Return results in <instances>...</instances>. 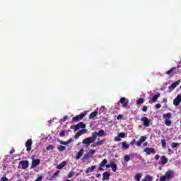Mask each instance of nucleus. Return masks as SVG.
Listing matches in <instances>:
<instances>
[{"label":"nucleus","mask_w":181,"mask_h":181,"mask_svg":"<svg viewBox=\"0 0 181 181\" xmlns=\"http://www.w3.org/2000/svg\"><path fill=\"white\" fill-rule=\"evenodd\" d=\"M87 129H83L78 131L81 135H83V134H87Z\"/></svg>","instance_id":"obj_34"},{"label":"nucleus","mask_w":181,"mask_h":181,"mask_svg":"<svg viewBox=\"0 0 181 181\" xmlns=\"http://www.w3.org/2000/svg\"><path fill=\"white\" fill-rule=\"evenodd\" d=\"M160 107H162V105H160V103H158L156 105V108H157V109L160 108Z\"/></svg>","instance_id":"obj_50"},{"label":"nucleus","mask_w":181,"mask_h":181,"mask_svg":"<svg viewBox=\"0 0 181 181\" xmlns=\"http://www.w3.org/2000/svg\"><path fill=\"white\" fill-rule=\"evenodd\" d=\"M153 178L152 176L151 175H146L143 180L142 181H152Z\"/></svg>","instance_id":"obj_30"},{"label":"nucleus","mask_w":181,"mask_h":181,"mask_svg":"<svg viewBox=\"0 0 181 181\" xmlns=\"http://www.w3.org/2000/svg\"><path fill=\"white\" fill-rule=\"evenodd\" d=\"M161 145L163 148H165V146H166V141L165 139L161 140Z\"/></svg>","instance_id":"obj_40"},{"label":"nucleus","mask_w":181,"mask_h":181,"mask_svg":"<svg viewBox=\"0 0 181 181\" xmlns=\"http://www.w3.org/2000/svg\"><path fill=\"white\" fill-rule=\"evenodd\" d=\"M98 115V112L94 111L89 115V119H94V117Z\"/></svg>","instance_id":"obj_21"},{"label":"nucleus","mask_w":181,"mask_h":181,"mask_svg":"<svg viewBox=\"0 0 181 181\" xmlns=\"http://www.w3.org/2000/svg\"><path fill=\"white\" fill-rule=\"evenodd\" d=\"M104 144V140H100L96 142L95 145L96 146H100V145H103Z\"/></svg>","instance_id":"obj_35"},{"label":"nucleus","mask_w":181,"mask_h":181,"mask_svg":"<svg viewBox=\"0 0 181 181\" xmlns=\"http://www.w3.org/2000/svg\"><path fill=\"white\" fill-rule=\"evenodd\" d=\"M110 176H111V174L107 172H105L103 173V180H110Z\"/></svg>","instance_id":"obj_15"},{"label":"nucleus","mask_w":181,"mask_h":181,"mask_svg":"<svg viewBox=\"0 0 181 181\" xmlns=\"http://www.w3.org/2000/svg\"><path fill=\"white\" fill-rule=\"evenodd\" d=\"M100 112H105V106H102L100 109Z\"/></svg>","instance_id":"obj_45"},{"label":"nucleus","mask_w":181,"mask_h":181,"mask_svg":"<svg viewBox=\"0 0 181 181\" xmlns=\"http://www.w3.org/2000/svg\"><path fill=\"white\" fill-rule=\"evenodd\" d=\"M141 177H142V173H137L134 176V179H136V181H141Z\"/></svg>","instance_id":"obj_28"},{"label":"nucleus","mask_w":181,"mask_h":181,"mask_svg":"<svg viewBox=\"0 0 181 181\" xmlns=\"http://www.w3.org/2000/svg\"><path fill=\"white\" fill-rule=\"evenodd\" d=\"M163 118L165 119H170L172 118V114L170 112L165 113L163 115Z\"/></svg>","instance_id":"obj_25"},{"label":"nucleus","mask_w":181,"mask_h":181,"mask_svg":"<svg viewBox=\"0 0 181 181\" xmlns=\"http://www.w3.org/2000/svg\"><path fill=\"white\" fill-rule=\"evenodd\" d=\"M123 117L124 116L122 115H119L117 117V119H122Z\"/></svg>","instance_id":"obj_48"},{"label":"nucleus","mask_w":181,"mask_h":181,"mask_svg":"<svg viewBox=\"0 0 181 181\" xmlns=\"http://www.w3.org/2000/svg\"><path fill=\"white\" fill-rule=\"evenodd\" d=\"M160 181H166V177H163V176L160 177Z\"/></svg>","instance_id":"obj_51"},{"label":"nucleus","mask_w":181,"mask_h":181,"mask_svg":"<svg viewBox=\"0 0 181 181\" xmlns=\"http://www.w3.org/2000/svg\"><path fill=\"white\" fill-rule=\"evenodd\" d=\"M108 162V160L107 159H104L101 163H100V168H99V170L103 171L104 170V169L103 168H104V166H105L107 165V163Z\"/></svg>","instance_id":"obj_16"},{"label":"nucleus","mask_w":181,"mask_h":181,"mask_svg":"<svg viewBox=\"0 0 181 181\" xmlns=\"http://www.w3.org/2000/svg\"><path fill=\"white\" fill-rule=\"evenodd\" d=\"M141 111H143V112H146V111H148V107L144 106L141 109Z\"/></svg>","instance_id":"obj_41"},{"label":"nucleus","mask_w":181,"mask_h":181,"mask_svg":"<svg viewBox=\"0 0 181 181\" xmlns=\"http://www.w3.org/2000/svg\"><path fill=\"white\" fill-rule=\"evenodd\" d=\"M66 165H67V162L63 161L57 166V169H63Z\"/></svg>","instance_id":"obj_23"},{"label":"nucleus","mask_w":181,"mask_h":181,"mask_svg":"<svg viewBox=\"0 0 181 181\" xmlns=\"http://www.w3.org/2000/svg\"><path fill=\"white\" fill-rule=\"evenodd\" d=\"M97 136H107V133L103 129L99 130L98 132H95L92 134V136L84 139L82 141V144H83L84 145H87L88 146H90V144H94V142H95Z\"/></svg>","instance_id":"obj_1"},{"label":"nucleus","mask_w":181,"mask_h":181,"mask_svg":"<svg viewBox=\"0 0 181 181\" xmlns=\"http://www.w3.org/2000/svg\"><path fill=\"white\" fill-rule=\"evenodd\" d=\"M177 145H178L177 143H173L171 144V148H177Z\"/></svg>","instance_id":"obj_42"},{"label":"nucleus","mask_w":181,"mask_h":181,"mask_svg":"<svg viewBox=\"0 0 181 181\" xmlns=\"http://www.w3.org/2000/svg\"><path fill=\"white\" fill-rule=\"evenodd\" d=\"M160 97V93H158L156 95H153L152 97V103H156L158 101V98Z\"/></svg>","instance_id":"obj_24"},{"label":"nucleus","mask_w":181,"mask_h":181,"mask_svg":"<svg viewBox=\"0 0 181 181\" xmlns=\"http://www.w3.org/2000/svg\"><path fill=\"white\" fill-rule=\"evenodd\" d=\"M80 136H81V134L78 132L75 136H74V139H78V138H80Z\"/></svg>","instance_id":"obj_38"},{"label":"nucleus","mask_w":181,"mask_h":181,"mask_svg":"<svg viewBox=\"0 0 181 181\" xmlns=\"http://www.w3.org/2000/svg\"><path fill=\"white\" fill-rule=\"evenodd\" d=\"M57 149L59 152H63V151L66 150V147L64 146H58Z\"/></svg>","instance_id":"obj_31"},{"label":"nucleus","mask_w":181,"mask_h":181,"mask_svg":"<svg viewBox=\"0 0 181 181\" xmlns=\"http://www.w3.org/2000/svg\"><path fill=\"white\" fill-rule=\"evenodd\" d=\"M100 176H101V174H100V173H99V174L97 175V177H100Z\"/></svg>","instance_id":"obj_59"},{"label":"nucleus","mask_w":181,"mask_h":181,"mask_svg":"<svg viewBox=\"0 0 181 181\" xmlns=\"http://www.w3.org/2000/svg\"><path fill=\"white\" fill-rule=\"evenodd\" d=\"M144 152H145L146 155H151V153L153 155H155V153H156V151L155 150V148L149 147H146V148H144Z\"/></svg>","instance_id":"obj_4"},{"label":"nucleus","mask_w":181,"mask_h":181,"mask_svg":"<svg viewBox=\"0 0 181 181\" xmlns=\"http://www.w3.org/2000/svg\"><path fill=\"white\" fill-rule=\"evenodd\" d=\"M144 103H145V100L142 98H140L136 100L137 105H141V104H144Z\"/></svg>","instance_id":"obj_29"},{"label":"nucleus","mask_w":181,"mask_h":181,"mask_svg":"<svg viewBox=\"0 0 181 181\" xmlns=\"http://www.w3.org/2000/svg\"><path fill=\"white\" fill-rule=\"evenodd\" d=\"M105 166L107 169H110V168H111V163L110 164H107Z\"/></svg>","instance_id":"obj_54"},{"label":"nucleus","mask_w":181,"mask_h":181,"mask_svg":"<svg viewBox=\"0 0 181 181\" xmlns=\"http://www.w3.org/2000/svg\"><path fill=\"white\" fill-rule=\"evenodd\" d=\"M96 168L97 165H92L90 168L88 167L86 170V173H91V172H94V170Z\"/></svg>","instance_id":"obj_19"},{"label":"nucleus","mask_w":181,"mask_h":181,"mask_svg":"<svg viewBox=\"0 0 181 181\" xmlns=\"http://www.w3.org/2000/svg\"><path fill=\"white\" fill-rule=\"evenodd\" d=\"M124 159L125 162H129L131 160V157L128 155H125L124 156Z\"/></svg>","instance_id":"obj_33"},{"label":"nucleus","mask_w":181,"mask_h":181,"mask_svg":"<svg viewBox=\"0 0 181 181\" xmlns=\"http://www.w3.org/2000/svg\"><path fill=\"white\" fill-rule=\"evenodd\" d=\"M88 153H89V155H94V153H95V150H90Z\"/></svg>","instance_id":"obj_47"},{"label":"nucleus","mask_w":181,"mask_h":181,"mask_svg":"<svg viewBox=\"0 0 181 181\" xmlns=\"http://www.w3.org/2000/svg\"><path fill=\"white\" fill-rule=\"evenodd\" d=\"M146 138H147L146 136H141L139 139V141H136V146L139 147L141 146L142 144H144V142L146 141Z\"/></svg>","instance_id":"obj_6"},{"label":"nucleus","mask_w":181,"mask_h":181,"mask_svg":"<svg viewBox=\"0 0 181 181\" xmlns=\"http://www.w3.org/2000/svg\"><path fill=\"white\" fill-rule=\"evenodd\" d=\"M64 121H67L68 119V117L67 116H64V118H63Z\"/></svg>","instance_id":"obj_55"},{"label":"nucleus","mask_w":181,"mask_h":181,"mask_svg":"<svg viewBox=\"0 0 181 181\" xmlns=\"http://www.w3.org/2000/svg\"><path fill=\"white\" fill-rule=\"evenodd\" d=\"M46 149H47V151H52V150L54 149V146H53V145L51 144V145L47 146Z\"/></svg>","instance_id":"obj_36"},{"label":"nucleus","mask_w":181,"mask_h":181,"mask_svg":"<svg viewBox=\"0 0 181 181\" xmlns=\"http://www.w3.org/2000/svg\"><path fill=\"white\" fill-rule=\"evenodd\" d=\"M180 80H178L174 83H173L171 84L170 86L168 87L169 90H170V91H172V90H175V88H176V87H177V86H179V84H180Z\"/></svg>","instance_id":"obj_10"},{"label":"nucleus","mask_w":181,"mask_h":181,"mask_svg":"<svg viewBox=\"0 0 181 181\" xmlns=\"http://www.w3.org/2000/svg\"><path fill=\"white\" fill-rule=\"evenodd\" d=\"M83 152H84V149L81 148L79 152H78L77 155L76 156V159H80L83 156Z\"/></svg>","instance_id":"obj_22"},{"label":"nucleus","mask_w":181,"mask_h":181,"mask_svg":"<svg viewBox=\"0 0 181 181\" xmlns=\"http://www.w3.org/2000/svg\"><path fill=\"white\" fill-rule=\"evenodd\" d=\"M118 103L122 104L123 108H127V107H128V101L127 102V98H122Z\"/></svg>","instance_id":"obj_11"},{"label":"nucleus","mask_w":181,"mask_h":181,"mask_svg":"<svg viewBox=\"0 0 181 181\" xmlns=\"http://www.w3.org/2000/svg\"><path fill=\"white\" fill-rule=\"evenodd\" d=\"M72 176H74V173L73 171H71L69 174H68V177L70 179Z\"/></svg>","instance_id":"obj_43"},{"label":"nucleus","mask_w":181,"mask_h":181,"mask_svg":"<svg viewBox=\"0 0 181 181\" xmlns=\"http://www.w3.org/2000/svg\"><path fill=\"white\" fill-rule=\"evenodd\" d=\"M90 158V153H86L83 156V160H86Z\"/></svg>","instance_id":"obj_37"},{"label":"nucleus","mask_w":181,"mask_h":181,"mask_svg":"<svg viewBox=\"0 0 181 181\" xmlns=\"http://www.w3.org/2000/svg\"><path fill=\"white\" fill-rule=\"evenodd\" d=\"M8 177H3L1 178V181H8Z\"/></svg>","instance_id":"obj_49"},{"label":"nucleus","mask_w":181,"mask_h":181,"mask_svg":"<svg viewBox=\"0 0 181 181\" xmlns=\"http://www.w3.org/2000/svg\"><path fill=\"white\" fill-rule=\"evenodd\" d=\"M20 165H21L22 169H28L29 168V160H22L20 162Z\"/></svg>","instance_id":"obj_7"},{"label":"nucleus","mask_w":181,"mask_h":181,"mask_svg":"<svg viewBox=\"0 0 181 181\" xmlns=\"http://www.w3.org/2000/svg\"><path fill=\"white\" fill-rule=\"evenodd\" d=\"M125 137V133L121 132L118 134V136L115 137V141L116 142H119L121 141V138H124Z\"/></svg>","instance_id":"obj_13"},{"label":"nucleus","mask_w":181,"mask_h":181,"mask_svg":"<svg viewBox=\"0 0 181 181\" xmlns=\"http://www.w3.org/2000/svg\"><path fill=\"white\" fill-rule=\"evenodd\" d=\"M181 103V94L178 95L176 98L173 100V104L175 105V107H177V105H180Z\"/></svg>","instance_id":"obj_9"},{"label":"nucleus","mask_w":181,"mask_h":181,"mask_svg":"<svg viewBox=\"0 0 181 181\" xmlns=\"http://www.w3.org/2000/svg\"><path fill=\"white\" fill-rule=\"evenodd\" d=\"M77 127V125L74 124V125L70 127V129H74V132H77V127Z\"/></svg>","instance_id":"obj_39"},{"label":"nucleus","mask_w":181,"mask_h":181,"mask_svg":"<svg viewBox=\"0 0 181 181\" xmlns=\"http://www.w3.org/2000/svg\"><path fill=\"white\" fill-rule=\"evenodd\" d=\"M81 128H86V124L83 123V122H81L76 124V129H81Z\"/></svg>","instance_id":"obj_20"},{"label":"nucleus","mask_w":181,"mask_h":181,"mask_svg":"<svg viewBox=\"0 0 181 181\" xmlns=\"http://www.w3.org/2000/svg\"><path fill=\"white\" fill-rule=\"evenodd\" d=\"M135 144H136V141L135 139H133V140L130 142L129 146H130V145H135Z\"/></svg>","instance_id":"obj_46"},{"label":"nucleus","mask_w":181,"mask_h":181,"mask_svg":"<svg viewBox=\"0 0 181 181\" xmlns=\"http://www.w3.org/2000/svg\"><path fill=\"white\" fill-rule=\"evenodd\" d=\"M60 144H61L62 145H69V144L67 143V141H62L60 142Z\"/></svg>","instance_id":"obj_52"},{"label":"nucleus","mask_w":181,"mask_h":181,"mask_svg":"<svg viewBox=\"0 0 181 181\" xmlns=\"http://www.w3.org/2000/svg\"><path fill=\"white\" fill-rule=\"evenodd\" d=\"M165 124L167 125V127H170V125H172V121H170L169 119H165Z\"/></svg>","instance_id":"obj_32"},{"label":"nucleus","mask_w":181,"mask_h":181,"mask_svg":"<svg viewBox=\"0 0 181 181\" xmlns=\"http://www.w3.org/2000/svg\"><path fill=\"white\" fill-rule=\"evenodd\" d=\"M163 177H165V180H167V179L169 180L171 177H174L173 171H168V172H166L165 175L163 176Z\"/></svg>","instance_id":"obj_14"},{"label":"nucleus","mask_w":181,"mask_h":181,"mask_svg":"<svg viewBox=\"0 0 181 181\" xmlns=\"http://www.w3.org/2000/svg\"><path fill=\"white\" fill-rule=\"evenodd\" d=\"M59 136H66V132L62 131V132L59 133Z\"/></svg>","instance_id":"obj_44"},{"label":"nucleus","mask_w":181,"mask_h":181,"mask_svg":"<svg viewBox=\"0 0 181 181\" xmlns=\"http://www.w3.org/2000/svg\"><path fill=\"white\" fill-rule=\"evenodd\" d=\"M111 168H112V172H117V164L114 162H111Z\"/></svg>","instance_id":"obj_26"},{"label":"nucleus","mask_w":181,"mask_h":181,"mask_svg":"<svg viewBox=\"0 0 181 181\" xmlns=\"http://www.w3.org/2000/svg\"><path fill=\"white\" fill-rule=\"evenodd\" d=\"M71 139H69L68 141H66L67 144H71Z\"/></svg>","instance_id":"obj_56"},{"label":"nucleus","mask_w":181,"mask_h":181,"mask_svg":"<svg viewBox=\"0 0 181 181\" xmlns=\"http://www.w3.org/2000/svg\"><path fill=\"white\" fill-rule=\"evenodd\" d=\"M144 146H148V142L144 143Z\"/></svg>","instance_id":"obj_57"},{"label":"nucleus","mask_w":181,"mask_h":181,"mask_svg":"<svg viewBox=\"0 0 181 181\" xmlns=\"http://www.w3.org/2000/svg\"><path fill=\"white\" fill-rule=\"evenodd\" d=\"M60 174V171H56L50 177L49 180H52L53 179H54L55 177H57V176H59V175Z\"/></svg>","instance_id":"obj_27"},{"label":"nucleus","mask_w":181,"mask_h":181,"mask_svg":"<svg viewBox=\"0 0 181 181\" xmlns=\"http://www.w3.org/2000/svg\"><path fill=\"white\" fill-rule=\"evenodd\" d=\"M84 117H86V112H82L81 115L74 117L72 121L74 122H78V121H81Z\"/></svg>","instance_id":"obj_2"},{"label":"nucleus","mask_w":181,"mask_h":181,"mask_svg":"<svg viewBox=\"0 0 181 181\" xmlns=\"http://www.w3.org/2000/svg\"><path fill=\"white\" fill-rule=\"evenodd\" d=\"M141 121L143 122L144 127H148L149 125H151V120H149V119L145 116L141 117Z\"/></svg>","instance_id":"obj_3"},{"label":"nucleus","mask_w":181,"mask_h":181,"mask_svg":"<svg viewBox=\"0 0 181 181\" xmlns=\"http://www.w3.org/2000/svg\"><path fill=\"white\" fill-rule=\"evenodd\" d=\"M168 158H166V156H161L160 165H166V163H168Z\"/></svg>","instance_id":"obj_17"},{"label":"nucleus","mask_w":181,"mask_h":181,"mask_svg":"<svg viewBox=\"0 0 181 181\" xmlns=\"http://www.w3.org/2000/svg\"><path fill=\"white\" fill-rule=\"evenodd\" d=\"M168 152H173L171 148L168 149Z\"/></svg>","instance_id":"obj_58"},{"label":"nucleus","mask_w":181,"mask_h":181,"mask_svg":"<svg viewBox=\"0 0 181 181\" xmlns=\"http://www.w3.org/2000/svg\"><path fill=\"white\" fill-rule=\"evenodd\" d=\"M176 70H177V67L174 66L173 68H171L170 69H169V71L165 72V74L168 75V76H173Z\"/></svg>","instance_id":"obj_8"},{"label":"nucleus","mask_w":181,"mask_h":181,"mask_svg":"<svg viewBox=\"0 0 181 181\" xmlns=\"http://www.w3.org/2000/svg\"><path fill=\"white\" fill-rule=\"evenodd\" d=\"M40 165V159H34L32 161L31 168H35Z\"/></svg>","instance_id":"obj_12"},{"label":"nucleus","mask_w":181,"mask_h":181,"mask_svg":"<svg viewBox=\"0 0 181 181\" xmlns=\"http://www.w3.org/2000/svg\"><path fill=\"white\" fill-rule=\"evenodd\" d=\"M159 158H160V156H159V155H156L154 157V159H156V160H159Z\"/></svg>","instance_id":"obj_53"},{"label":"nucleus","mask_w":181,"mask_h":181,"mask_svg":"<svg viewBox=\"0 0 181 181\" xmlns=\"http://www.w3.org/2000/svg\"><path fill=\"white\" fill-rule=\"evenodd\" d=\"M33 144V141H32V139H29L25 143V146L27 148L26 151L29 152L32 151V145Z\"/></svg>","instance_id":"obj_5"},{"label":"nucleus","mask_w":181,"mask_h":181,"mask_svg":"<svg viewBox=\"0 0 181 181\" xmlns=\"http://www.w3.org/2000/svg\"><path fill=\"white\" fill-rule=\"evenodd\" d=\"M122 149L124 151H127V149H129V144L127 141H123L122 143Z\"/></svg>","instance_id":"obj_18"}]
</instances>
